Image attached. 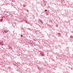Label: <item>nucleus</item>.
<instances>
[{"instance_id":"obj_7","label":"nucleus","mask_w":73,"mask_h":73,"mask_svg":"<svg viewBox=\"0 0 73 73\" xmlns=\"http://www.w3.org/2000/svg\"><path fill=\"white\" fill-rule=\"evenodd\" d=\"M45 11H46V10H45Z\"/></svg>"},{"instance_id":"obj_5","label":"nucleus","mask_w":73,"mask_h":73,"mask_svg":"<svg viewBox=\"0 0 73 73\" xmlns=\"http://www.w3.org/2000/svg\"><path fill=\"white\" fill-rule=\"evenodd\" d=\"M40 22H41V23L42 24H43V23H42V21H41Z\"/></svg>"},{"instance_id":"obj_6","label":"nucleus","mask_w":73,"mask_h":73,"mask_svg":"<svg viewBox=\"0 0 73 73\" xmlns=\"http://www.w3.org/2000/svg\"><path fill=\"white\" fill-rule=\"evenodd\" d=\"M21 37H23V35H21Z\"/></svg>"},{"instance_id":"obj_3","label":"nucleus","mask_w":73,"mask_h":73,"mask_svg":"<svg viewBox=\"0 0 73 73\" xmlns=\"http://www.w3.org/2000/svg\"><path fill=\"white\" fill-rule=\"evenodd\" d=\"M1 21H3V20H2V19H1Z\"/></svg>"},{"instance_id":"obj_1","label":"nucleus","mask_w":73,"mask_h":73,"mask_svg":"<svg viewBox=\"0 0 73 73\" xmlns=\"http://www.w3.org/2000/svg\"><path fill=\"white\" fill-rule=\"evenodd\" d=\"M4 32H5L6 33H7V32H8V31L6 30L4 31Z\"/></svg>"},{"instance_id":"obj_2","label":"nucleus","mask_w":73,"mask_h":73,"mask_svg":"<svg viewBox=\"0 0 73 73\" xmlns=\"http://www.w3.org/2000/svg\"><path fill=\"white\" fill-rule=\"evenodd\" d=\"M41 54V55H42V56H44V54L43 53H42Z\"/></svg>"},{"instance_id":"obj_4","label":"nucleus","mask_w":73,"mask_h":73,"mask_svg":"<svg viewBox=\"0 0 73 73\" xmlns=\"http://www.w3.org/2000/svg\"><path fill=\"white\" fill-rule=\"evenodd\" d=\"M39 21H40V22H41V21L40 20H39Z\"/></svg>"}]
</instances>
